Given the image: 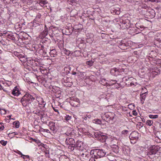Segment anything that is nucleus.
I'll use <instances>...</instances> for the list:
<instances>
[{
    "label": "nucleus",
    "mask_w": 161,
    "mask_h": 161,
    "mask_svg": "<svg viewBox=\"0 0 161 161\" xmlns=\"http://www.w3.org/2000/svg\"><path fill=\"white\" fill-rule=\"evenodd\" d=\"M84 72H80L79 73H77V74L78 76L80 77L81 79H84L85 78V76L84 75Z\"/></svg>",
    "instance_id": "obj_30"
},
{
    "label": "nucleus",
    "mask_w": 161,
    "mask_h": 161,
    "mask_svg": "<svg viewBox=\"0 0 161 161\" xmlns=\"http://www.w3.org/2000/svg\"><path fill=\"white\" fill-rule=\"evenodd\" d=\"M81 132L85 135H89L90 134L88 131L85 128L81 129Z\"/></svg>",
    "instance_id": "obj_27"
},
{
    "label": "nucleus",
    "mask_w": 161,
    "mask_h": 161,
    "mask_svg": "<svg viewBox=\"0 0 161 161\" xmlns=\"http://www.w3.org/2000/svg\"><path fill=\"white\" fill-rule=\"evenodd\" d=\"M136 27L139 29L140 31H142L145 28L143 25H141L139 23H137L135 25Z\"/></svg>",
    "instance_id": "obj_19"
},
{
    "label": "nucleus",
    "mask_w": 161,
    "mask_h": 161,
    "mask_svg": "<svg viewBox=\"0 0 161 161\" xmlns=\"http://www.w3.org/2000/svg\"><path fill=\"white\" fill-rule=\"evenodd\" d=\"M47 2L46 1L44 0H41L39 3V4L41 7L44 8L45 7H47L46 5L47 4Z\"/></svg>",
    "instance_id": "obj_20"
},
{
    "label": "nucleus",
    "mask_w": 161,
    "mask_h": 161,
    "mask_svg": "<svg viewBox=\"0 0 161 161\" xmlns=\"http://www.w3.org/2000/svg\"><path fill=\"white\" fill-rule=\"evenodd\" d=\"M49 126L51 130L53 131H54L55 130V123L54 122L52 121L50 122L49 124Z\"/></svg>",
    "instance_id": "obj_18"
},
{
    "label": "nucleus",
    "mask_w": 161,
    "mask_h": 161,
    "mask_svg": "<svg viewBox=\"0 0 161 161\" xmlns=\"http://www.w3.org/2000/svg\"><path fill=\"white\" fill-rule=\"evenodd\" d=\"M76 74V73L75 72H73V73H72V74L73 75H75Z\"/></svg>",
    "instance_id": "obj_63"
},
{
    "label": "nucleus",
    "mask_w": 161,
    "mask_h": 161,
    "mask_svg": "<svg viewBox=\"0 0 161 161\" xmlns=\"http://www.w3.org/2000/svg\"><path fill=\"white\" fill-rule=\"evenodd\" d=\"M147 15L151 18H154L155 15V13L153 9H149L147 13Z\"/></svg>",
    "instance_id": "obj_15"
},
{
    "label": "nucleus",
    "mask_w": 161,
    "mask_h": 161,
    "mask_svg": "<svg viewBox=\"0 0 161 161\" xmlns=\"http://www.w3.org/2000/svg\"><path fill=\"white\" fill-rule=\"evenodd\" d=\"M85 146L83 142L81 141H78L77 142L76 147L79 150L82 151L85 149Z\"/></svg>",
    "instance_id": "obj_12"
},
{
    "label": "nucleus",
    "mask_w": 161,
    "mask_h": 161,
    "mask_svg": "<svg viewBox=\"0 0 161 161\" xmlns=\"http://www.w3.org/2000/svg\"><path fill=\"white\" fill-rule=\"evenodd\" d=\"M65 143L68 145H73V144H75V141L74 139L68 137L66 138Z\"/></svg>",
    "instance_id": "obj_14"
},
{
    "label": "nucleus",
    "mask_w": 161,
    "mask_h": 161,
    "mask_svg": "<svg viewBox=\"0 0 161 161\" xmlns=\"http://www.w3.org/2000/svg\"><path fill=\"white\" fill-rule=\"evenodd\" d=\"M113 150L115 153H117L119 152V147L118 146L114 145L112 147Z\"/></svg>",
    "instance_id": "obj_25"
},
{
    "label": "nucleus",
    "mask_w": 161,
    "mask_h": 161,
    "mask_svg": "<svg viewBox=\"0 0 161 161\" xmlns=\"http://www.w3.org/2000/svg\"><path fill=\"white\" fill-rule=\"evenodd\" d=\"M36 99L39 105H42L44 107L45 106L46 103L42 97H36Z\"/></svg>",
    "instance_id": "obj_16"
},
{
    "label": "nucleus",
    "mask_w": 161,
    "mask_h": 161,
    "mask_svg": "<svg viewBox=\"0 0 161 161\" xmlns=\"http://www.w3.org/2000/svg\"><path fill=\"white\" fill-rule=\"evenodd\" d=\"M18 154L19 155H21V157L23 158L24 159H25V157H26V158H29V156L27 155H24L22 154V153L20 151H19Z\"/></svg>",
    "instance_id": "obj_37"
},
{
    "label": "nucleus",
    "mask_w": 161,
    "mask_h": 161,
    "mask_svg": "<svg viewBox=\"0 0 161 161\" xmlns=\"http://www.w3.org/2000/svg\"><path fill=\"white\" fill-rule=\"evenodd\" d=\"M145 2L150 1L152 2L159 3L160 2V0H144Z\"/></svg>",
    "instance_id": "obj_42"
},
{
    "label": "nucleus",
    "mask_w": 161,
    "mask_h": 161,
    "mask_svg": "<svg viewBox=\"0 0 161 161\" xmlns=\"http://www.w3.org/2000/svg\"><path fill=\"white\" fill-rule=\"evenodd\" d=\"M71 119V116H70L69 115H66L64 117V120L67 121H69Z\"/></svg>",
    "instance_id": "obj_34"
},
{
    "label": "nucleus",
    "mask_w": 161,
    "mask_h": 161,
    "mask_svg": "<svg viewBox=\"0 0 161 161\" xmlns=\"http://www.w3.org/2000/svg\"><path fill=\"white\" fill-rule=\"evenodd\" d=\"M19 56L18 57V58H22V57H23L24 56H25V55H24V54H22L21 53H20V54H19Z\"/></svg>",
    "instance_id": "obj_51"
},
{
    "label": "nucleus",
    "mask_w": 161,
    "mask_h": 161,
    "mask_svg": "<svg viewBox=\"0 0 161 161\" xmlns=\"http://www.w3.org/2000/svg\"><path fill=\"white\" fill-rule=\"evenodd\" d=\"M89 114L90 115V116H91V117H95V115L94 114L93 112L90 113Z\"/></svg>",
    "instance_id": "obj_54"
},
{
    "label": "nucleus",
    "mask_w": 161,
    "mask_h": 161,
    "mask_svg": "<svg viewBox=\"0 0 161 161\" xmlns=\"http://www.w3.org/2000/svg\"><path fill=\"white\" fill-rule=\"evenodd\" d=\"M4 91H5L4 90ZM6 92L10 96L11 94L14 96H18L20 94V92L19 91L18 88L16 86H15L13 89L11 94L9 92H8L7 91H6Z\"/></svg>",
    "instance_id": "obj_11"
},
{
    "label": "nucleus",
    "mask_w": 161,
    "mask_h": 161,
    "mask_svg": "<svg viewBox=\"0 0 161 161\" xmlns=\"http://www.w3.org/2000/svg\"><path fill=\"white\" fill-rule=\"evenodd\" d=\"M20 53L16 51L14 52V54L17 57H18L19 56V54Z\"/></svg>",
    "instance_id": "obj_48"
},
{
    "label": "nucleus",
    "mask_w": 161,
    "mask_h": 161,
    "mask_svg": "<svg viewBox=\"0 0 161 161\" xmlns=\"http://www.w3.org/2000/svg\"><path fill=\"white\" fill-rule=\"evenodd\" d=\"M90 153L92 157L97 158L104 156L106 154V152L103 149H95L92 150Z\"/></svg>",
    "instance_id": "obj_1"
},
{
    "label": "nucleus",
    "mask_w": 161,
    "mask_h": 161,
    "mask_svg": "<svg viewBox=\"0 0 161 161\" xmlns=\"http://www.w3.org/2000/svg\"><path fill=\"white\" fill-rule=\"evenodd\" d=\"M13 34L11 32H9L8 33L7 37L8 38L11 39H13Z\"/></svg>",
    "instance_id": "obj_39"
},
{
    "label": "nucleus",
    "mask_w": 161,
    "mask_h": 161,
    "mask_svg": "<svg viewBox=\"0 0 161 161\" xmlns=\"http://www.w3.org/2000/svg\"><path fill=\"white\" fill-rule=\"evenodd\" d=\"M93 64V62L92 61H88L86 62V64L87 65H89V66H92Z\"/></svg>",
    "instance_id": "obj_38"
},
{
    "label": "nucleus",
    "mask_w": 161,
    "mask_h": 161,
    "mask_svg": "<svg viewBox=\"0 0 161 161\" xmlns=\"http://www.w3.org/2000/svg\"><path fill=\"white\" fill-rule=\"evenodd\" d=\"M87 155L88 154H84V153H82L81 154V156L82 157H84V155H85V157H86V156H87Z\"/></svg>",
    "instance_id": "obj_53"
},
{
    "label": "nucleus",
    "mask_w": 161,
    "mask_h": 161,
    "mask_svg": "<svg viewBox=\"0 0 161 161\" xmlns=\"http://www.w3.org/2000/svg\"><path fill=\"white\" fill-rule=\"evenodd\" d=\"M65 134L68 136H70L71 135V133L66 132L65 133Z\"/></svg>",
    "instance_id": "obj_52"
},
{
    "label": "nucleus",
    "mask_w": 161,
    "mask_h": 161,
    "mask_svg": "<svg viewBox=\"0 0 161 161\" xmlns=\"http://www.w3.org/2000/svg\"><path fill=\"white\" fill-rule=\"evenodd\" d=\"M40 70L41 71V72L42 74H46V73L47 70L45 69H43V68H40Z\"/></svg>",
    "instance_id": "obj_45"
},
{
    "label": "nucleus",
    "mask_w": 161,
    "mask_h": 161,
    "mask_svg": "<svg viewBox=\"0 0 161 161\" xmlns=\"http://www.w3.org/2000/svg\"><path fill=\"white\" fill-rule=\"evenodd\" d=\"M116 80H112L109 83H108L106 82V80L105 79H103L101 81V82H104V84H103L105 86H111L114 84L115 87L118 89V88H119L120 85L118 83H116Z\"/></svg>",
    "instance_id": "obj_6"
},
{
    "label": "nucleus",
    "mask_w": 161,
    "mask_h": 161,
    "mask_svg": "<svg viewBox=\"0 0 161 161\" xmlns=\"http://www.w3.org/2000/svg\"><path fill=\"white\" fill-rule=\"evenodd\" d=\"M54 110L55 112L58 113V109H54Z\"/></svg>",
    "instance_id": "obj_61"
},
{
    "label": "nucleus",
    "mask_w": 161,
    "mask_h": 161,
    "mask_svg": "<svg viewBox=\"0 0 161 161\" xmlns=\"http://www.w3.org/2000/svg\"><path fill=\"white\" fill-rule=\"evenodd\" d=\"M8 32H7L6 31H4L3 32V34H8Z\"/></svg>",
    "instance_id": "obj_60"
},
{
    "label": "nucleus",
    "mask_w": 161,
    "mask_h": 161,
    "mask_svg": "<svg viewBox=\"0 0 161 161\" xmlns=\"http://www.w3.org/2000/svg\"><path fill=\"white\" fill-rule=\"evenodd\" d=\"M64 70L66 73H69L70 70V67L69 66H67L64 67Z\"/></svg>",
    "instance_id": "obj_28"
},
{
    "label": "nucleus",
    "mask_w": 161,
    "mask_h": 161,
    "mask_svg": "<svg viewBox=\"0 0 161 161\" xmlns=\"http://www.w3.org/2000/svg\"><path fill=\"white\" fill-rule=\"evenodd\" d=\"M36 8H32L31 7L30 8V9L31 10H35V9Z\"/></svg>",
    "instance_id": "obj_59"
},
{
    "label": "nucleus",
    "mask_w": 161,
    "mask_h": 161,
    "mask_svg": "<svg viewBox=\"0 0 161 161\" xmlns=\"http://www.w3.org/2000/svg\"><path fill=\"white\" fill-rule=\"evenodd\" d=\"M27 63L33 67H35V61L34 59H30V58H27Z\"/></svg>",
    "instance_id": "obj_21"
},
{
    "label": "nucleus",
    "mask_w": 161,
    "mask_h": 161,
    "mask_svg": "<svg viewBox=\"0 0 161 161\" xmlns=\"http://www.w3.org/2000/svg\"><path fill=\"white\" fill-rule=\"evenodd\" d=\"M3 124V123L2 122L0 123V131L3 130L4 129V126Z\"/></svg>",
    "instance_id": "obj_46"
},
{
    "label": "nucleus",
    "mask_w": 161,
    "mask_h": 161,
    "mask_svg": "<svg viewBox=\"0 0 161 161\" xmlns=\"http://www.w3.org/2000/svg\"><path fill=\"white\" fill-rule=\"evenodd\" d=\"M158 115H153L152 114H150L149 115V117L151 119H156L158 118Z\"/></svg>",
    "instance_id": "obj_36"
},
{
    "label": "nucleus",
    "mask_w": 161,
    "mask_h": 161,
    "mask_svg": "<svg viewBox=\"0 0 161 161\" xmlns=\"http://www.w3.org/2000/svg\"><path fill=\"white\" fill-rule=\"evenodd\" d=\"M122 148L123 152L125 155H128L130 154V150L128 146L124 145Z\"/></svg>",
    "instance_id": "obj_13"
},
{
    "label": "nucleus",
    "mask_w": 161,
    "mask_h": 161,
    "mask_svg": "<svg viewBox=\"0 0 161 161\" xmlns=\"http://www.w3.org/2000/svg\"><path fill=\"white\" fill-rule=\"evenodd\" d=\"M130 22L129 20L127 19L125 20H122V23L119 25L120 26H122L124 29L128 28L130 26Z\"/></svg>",
    "instance_id": "obj_10"
},
{
    "label": "nucleus",
    "mask_w": 161,
    "mask_h": 161,
    "mask_svg": "<svg viewBox=\"0 0 161 161\" xmlns=\"http://www.w3.org/2000/svg\"><path fill=\"white\" fill-rule=\"evenodd\" d=\"M142 7L143 8H145V9H146L147 8V5H144V6H142Z\"/></svg>",
    "instance_id": "obj_57"
},
{
    "label": "nucleus",
    "mask_w": 161,
    "mask_h": 161,
    "mask_svg": "<svg viewBox=\"0 0 161 161\" xmlns=\"http://www.w3.org/2000/svg\"><path fill=\"white\" fill-rule=\"evenodd\" d=\"M91 118V116H90V115L89 114H87L84 117H83L84 119L85 120H86L87 118L88 119H90Z\"/></svg>",
    "instance_id": "obj_43"
},
{
    "label": "nucleus",
    "mask_w": 161,
    "mask_h": 161,
    "mask_svg": "<svg viewBox=\"0 0 161 161\" xmlns=\"http://www.w3.org/2000/svg\"><path fill=\"white\" fill-rule=\"evenodd\" d=\"M158 147L154 145L151 146L148 149L149 151L147 153V155L155 154L158 151Z\"/></svg>",
    "instance_id": "obj_7"
},
{
    "label": "nucleus",
    "mask_w": 161,
    "mask_h": 161,
    "mask_svg": "<svg viewBox=\"0 0 161 161\" xmlns=\"http://www.w3.org/2000/svg\"><path fill=\"white\" fill-rule=\"evenodd\" d=\"M2 89H3L2 86L0 85V90H1Z\"/></svg>",
    "instance_id": "obj_62"
},
{
    "label": "nucleus",
    "mask_w": 161,
    "mask_h": 161,
    "mask_svg": "<svg viewBox=\"0 0 161 161\" xmlns=\"http://www.w3.org/2000/svg\"><path fill=\"white\" fill-rule=\"evenodd\" d=\"M94 135L96 137L100 140H101V139L102 138L103 140V141H105L107 139V137L104 135V134L100 131L95 133Z\"/></svg>",
    "instance_id": "obj_9"
},
{
    "label": "nucleus",
    "mask_w": 161,
    "mask_h": 161,
    "mask_svg": "<svg viewBox=\"0 0 161 161\" xmlns=\"http://www.w3.org/2000/svg\"><path fill=\"white\" fill-rule=\"evenodd\" d=\"M3 84L5 86H9L10 85V83L5 82L3 83Z\"/></svg>",
    "instance_id": "obj_49"
},
{
    "label": "nucleus",
    "mask_w": 161,
    "mask_h": 161,
    "mask_svg": "<svg viewBox=\"0 0 161 161\" xmlns=\"http://www.w3.org/2000/svg\"><path fill=\"white\" fill-rule=\"evenodd\" d=\"M128 71V70L127 69H118L115 68H114L111 69L110 73L111 75H113L117 76L119 75H123L125 73L127 74L128 73L126 72Z\"/></svg>",
    "instance_id": "obj_3"
},
{
    "label": "nucleus",
    "mask_w": 161,
    "mask_h": 161,
    "mask_svg": "<svg viewBox=\"0 0 161 161\" xmlns=\"http://www.w3.org/2000/svg\"><path fill=\"white\" fill-rule=\"evenodd\" d=\"M135 79L132 77L125 76L122 79V81L125 82L126 85L128 86H135L137 85V83L134 82L133 81Z\"/></svg>",
    "instance_id": "obj_4"
},
{
    "label": "nucleus",
    "mask_w": 161,
    "mask_h": 161,
    "mask_svg": "<svg viewBox=\"0 0 161 161\" xmlns=\"http://www.w3.org/2000/svg\"><path fill=\"white\" fill-rule=\"evenodd\" d=\"M8 117L10 119H11V115H9Z\"/></svg>",
    "instance_id": "obj_64"
},
{
    "label": "nucleus",
    "mask_w": 161,
    "mask_h": 161,
    "mask_svg": "<svg viewBox=\"0 0 161 161\" xmlns=\"http://www.w3.org/2000/svg\"><path fill=\"white\" fill-rule=\"evenodd\" d=\"M7 143V141H5L3 140H1L0 141V143L3 146H5Z\"/></svg>",
    "instance_id": "obj_40"
},
{
    "label": "nucleus",
    "mask_w": 161,
    "mask_h": 161,
    "mask_svg": "<svg viewBox=\"0 0 161 161\" xmlns=\"http://www.w3.org/2000/svg\"><path fill=\"white\" fill-rule=\"evenodd\" d=\"M80 100L77 98H72L71 99L70 104L74 107L79 106L80 103Z\"/></svg>",
    "instance_id": "obj_8"
},
{
    "label": "nucleus",
    "mask_w": 161,
    "mask_h": 161,
    "mask_svg": "<svg viewBox=\"0 0 161 161\" xmlns=\"http://www.w3.org/2000/svg\"><path fill=\"white\" fill-rule=\"evenodd\" d=\"M56 52L55 50L52 49L50 52V54L51 57H55L57 55Z\"/></svg>",
    "instance_id": "obj_23"
},
{
    "label": "nucleus",
    "mask_w": 161,
    "mask_h": 161,
    "mask_svg": "<svg viewBox=\"0 0 161 161\" xmlns=\"http://www.w3.org/2000/svg\"><path fill=\"white\" fill-rule=\"evenodd\" d=\"M128 132V130H124L122 131V134H127Z\"/></svg>",
    "instance_id": "obj_50"
},
{
    "label": "nucleus",
    "mask_w": 161,
    "mask_h": 161,
    "mask_svg": "<svg viewBox=\"0 0 161 161\" xmlns=\"http://www.w3.org/2000/svg\"><path fill=\"white\" fill-rule=\"evenodd\" d=\"M147 94V92H145V91L144 92H143L140 94L141 102L142 104H143L144 103V101L145 99Z\"/></svg>",
    "instance_id": "obj_17"
},
{
    "label": "nucleus",
    "mask_w": 161,
    "mask_h": 161,
    "mask_svg": "<svg viewBox=\"0 0 161 161\" xmlns=\"http://www.w3.org/2000/svg\"><path fill=\"white\" fill-rule=\"evenodd\" d=\"M35 99V98L30 94L25 95L21 100V102L23 106H26Z\"/></svg>",
    "instance_id": "obj_2"
},
{
    "label": "nucleus",
    "mask_w": 161,
    "mask_h": 161,
    "mask_svg": "<svg viewBox=\"0 0 161 161\" xmlns=\"http://www.w3.org/2000/svg\"><path fill=\"white\" fill-rule=\"evenodd\" d=\"M12 134H13L14 135H18V133L17 132H13L12 133Z\"/></svg>",
    "instance_id": "obj_58"
},
{
    "label": "nucleus",
    "mask_w": 161,
    "mask_h": 161,
    "mask_svg": "<svg viewBox=\"0 0 161 161\" xmlns=\"http://www.w3.org/2000/svg\"><path fill=\"white\" fill-rule=\"evenodd\" d=\"M92 122L93 123L98 125H101L102 123L100 119H93L92 120Z\"/></svg>",
    "instance_id": "obj_24"
},
{
    "label": "nucleus",
    "mask_w": 161,
    "mask_h": 161,
    "mask_svg": "<svg viewBox=\"0 0 161 161\" xmlns=\"http://www.w3.org/2000/svg\"><path fill=\"white\" fill-rule=\"evenodd\" d=\"M159 73L158 71V72H156L155 71H153L152 72V75L153 76H155L156 75H157Z\"/></svg>",
    "instance_id": "obj_44"
},
{
    "label": "nucleus",
    "mask_w": 161,
    "mask_h": 161,
    "mask_svg": "<svg viewBox=\"0 0 161 161\" xmlns=\"http://www.w3.org/2000/svg\"><path fill=\"white\" fill-rule=\"evenodd\" d=\"M60 161H69V159L66 156H63L60 159Z\"/></svg>",
    "instance_id": "obj_29"
},
{
    "label": "nucleus",
    "mask_w": 161,
    "mask_h": 161,
    "mask_svg": "<svg viewBox=\"0 0 161 161\" xmlns=\"http://www.w3.org/2000/svg\"><path fill=\"white\" fill-rule=\"evenodd\" d=\"M41 16V14H38L36 16L35 19H34V21L35 22L37 23L38 22H41V20L40 18Z\"/></svg>",
    "instance_id": "obj_22"
},
{
    "label": "nucleus",
    "mask_w": 161,
    "mask_h": 161,
    "mask_svg": "<svg viewBox=\"0 0 161 161\" xmlns=\"http://www.w3.org/2000/svg\"><path fill=\"white\" fill-rule=\"evenodd\" d=\"M132 115L135 116H136L137 115V113L136 112V110H134L132 111Z\"/></svg>",
    "instance_id": "obj_47"
},
{
    "label": "nucleus",
    "mask_w": 161,
    "mask_h": 161,
    "mask_svg": "<svg viewBox=\"0 0 161 161\" xmlns=\"http://www.w3.org/2000/svg\"><path fill=\"white\" fill-rule=\"evenodd\" d=\"M33 141H34L35 142L37 143H40V141L38 140H36V139H33Z\"/></svg>",
    "instance_id": "obj_55"
},
{
    "label": "nucleus",
    "mask_w": 161,
    "mask_h": 161,
    "mask_svg": "<svg viewBox=\"0 0 161 161\" xmlns=\"http://www.w3.org/2000/svg\"><path fill=\"white\" fill-rule=\"evenodd\" d=\"M146 123L147 125L151 126L153 124V121L151 120H148L147 121Z\"/></svg>",
    "instance_id": "obj_35"
},
{
    "label": "nucleus",
    "mask_w": 161,
    "mask_h": 161,
    "mask_svg": "<svg viewBox=\"0 0 161 161\" xmlns=\"http://www.w3.org/2000/svg\"><path fill=\"white\" fill-rule=\"evenodd\" d=\"M75 144H73V145H68V148L69 149L70 151H73L74 150L75 148Z\"/></svg>",
    "instance_id": "obj_31"
},
{
    "label": "nucleus",
    "mask_w": 161,
    "mask_h": 161,
    "mask_svg": "<svg viewBox=\"0 0 161 161\" xmlns=\"http://www.w3.org/2000/svg\"><path fill=\"white\" fill-rule=\"evenodd\" d=\"M13 125L16 128H18L19 126V123L18 121H15L13 123Z\"/></svg>",
    "instance_id": "obj_32"
},
{
    "label": "nucleus",
    "mask_w": 161,
    "mask_h": 161,
    "mask_svg": "<svg viewBox=\"0 0 161 161\" xmlns=\"http://www.w3.org/2000/svg\"><path fill=\"white\" fill-rule=\"evenodd\" d=\"M140 134L136 131H133L130 134L129 138L131 143H135L139 136Z\"/></svg>",
    "instance_id": "obj_5"
},
{
    "label": "nucleus",
    "mask_w": 161,
    "mask_h": 161,
    "mask_svg": "<svg viewBox=\"0 0 161 161\" xmlns=\"http://www.w3.org/2000/svg\"><path fill=\"white\" fill-rule=\"evenodd\" d=\"M44 131L47 133H50L49 130L48 129H44Z\"/></svg>",
    "instance_id": "obj_56"
},
{
    "label": "nucleus",
    "mask_w": 161,
    "mask_h": 161,
    "mask_svg": "<svg viewBox=\"0 0 161 161\" xmlns=\"http://www.w3.org/2000/svg\"><path fill=\"white\" fill-rule=\"evenodd\" d=\"M20 60L22 62H25L27 61V59L25 56L19 58Z\"/></svg>",
    "instance_id": "obj_41"
},
{
    "label": "nucleus",
    "mask_w": 161,
    "mask_h": 161,
    "mask_svg": "<svg viewBox=\"0 0 161 161\" xmlns=\"http://www.w3.org/2000/svg\"><path fill=\"white\" fill-rule=\"evenodd\" d=\"M63 52L66 55H69L70 54V52L69 50H66L65 48H63Z\"/></svg>",
    "instance_id": "obj_33"
},
{
    "label": "nucleus",
    "mask_w": 161,
    "mask_h": 161,
    "mask_svg": "<svg viewBox=\"0 0 161 161\" xmlns=\"http://www.w3.org/2000/svg\"><path fill=\"white\" fill-rule=\"evenodd\" d=\"M35 66H40V60L38 58H36L35 59Z\"/></svg>",
    "instance_id": "obj_26"
}]
</instances>
